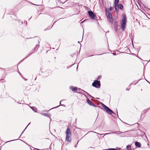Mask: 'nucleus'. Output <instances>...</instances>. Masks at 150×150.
<instances>
[{"label": "nucleus", "mask_w": 150, "mask_h": 150, "mask_svg": "<svg viewBox=\"0 0 150 150\" xmlns=\"http://www.w3.org/2000/svg\"><path fill=\"white\" fill-rule=\"evenodd\" d=\"M126 21L127 18L126 16L124 15L122 18L121 23V27L123 31H124L125 30L126 28Z\"/></svg>", "instance_id": "obj_1"}, {"label": "nucleus", "mask_w": 150, "mask_h": 150, "mask_svg": "<svg viewBox=\"0 0 150 150\" xmlns=\"http://www.w3.org/2000/svg\"><path fill=\"white\" fill-rule=\"evenodd\" d=\"M106 15L108 20L109 21L110 23H112L113 21V18H112V16L111 13L107 10H105Z\"/></svg>", "instance_id": "obj_2"}, {"label": "nucleus", "mask_w": 150, "mask_h": 150, "mask_svg": "<svg viewBox=\"0 0 150 150\" xmlns=\"http://www.w3.org/2000/svg\"><path fill=\"white\" fill-rule=\"evenodd\" d=\"M103 107L104 108L106 112L108 114L111 115L112 114H115L114 112L108 107L105 105L103 103H102Z\"/></svg>", "instance_id": "obj_3"}, {"label": "nucleus", "mask_w": 150, "mask_h": 150, "mask_svg": "<svg viewBox=\"0 0 150 150\" xmlns=\"http://www.w3.org/2000/svg\"><path fill=\"white\" fill-rule=\"evenodd\" d=\"M66 138L65 141H70L71 140L70 137L71 136V133L70 129H67L66 132Z\"/></svg>", "instance_id": "obj_4"}, {"label": "nucleus", "mask_w": 150, "mask_h": 150, "mask_svg": "<svg viewBox=\"0 0 150 150\" xmlns=\"http://www.w3.org/2000/svg\"><path fill=\"white\" fill-rule=\"evenodd\" d=\"M92 85L96 88H99L100 86V82L99 81L96 80L93 83Z\"/></svg>", "instance_id": "obj_5"}, {"label": "nucleus", "mask_w": 150, "mask_h": 150, "mask_svg": "<svg viewBox=\"0 0 150 150\" xmlns=\"http://www.w3.org/2000/svg\"><path fill=\"white\" fill-rule=\"evenodd\" d=\"M88 13L89 14V16L90 17L91 19H95L96 15L94 14V13L92 11H88Z\"/></svg>", "instance_id": "obj_6"}, {"label": "nucleus", "mask_w": 150, "mask_h": 150, "mask_svg": "<svg viewBox=\"0 0 150 150\" xmlns=\"http://www.w3.org/2000/svg\"><path fill=\"white\" fill-rule=\"evenodd\" d=\"M117 10H115L116 11H117L119 10V8H120V9H122L123 8V6L121 4H117Z\"/></svg>", "instance_id": "obj_7"}, {"label": "nucleus", "mask_w": 150, "mask_h": 150, "mask_svg": "<svg viewBox=\"0 0 150 150\" xmlns=\"http://www.w3.org/2000/svg\"><path fill=\"white\" fill-rule=\"evenodd\" d=\"M87 102L88 104H89V105L91 106L94 107H96V106L94 104H93L92 102H91V100L88 99H87Z\"/></svg>", "instance_id": "obj_8"}, {"label": "nucleus", "mask_w": 150, "mask_h": 150, "mask_svg": "<svg viewBox=\"0 0 150 150\" xmlns=\"http://www.w3.org/2000/svg\"><path fill=\"white\" fill-rule=\"evenodd\" d=\"M119 2V0H115V2H114V6L115 10H117V5Z\"/></svg>", "instance_id": "obj_9"}, {"label": "nucleus", "mask_w": 150, "mask_h": 150, "mask_svg": "<svg viewBox=\"0 0 150 150\" xmlns=\"http://www.w3.org/2000/svg\"><path fill=\"white\" fill-rule=\"evenodd\" d=\"M135 146L139 148L141 147V144L139 142H138L137 141H136L135 143Z\"/></svg>", "instance_id": "obj_10"}, {"label": "nucleus", "mask_w": 150, "mask_h": 150, "mask_svg": "<svg viewBox=\"0 0 150 150\" xmlns=\"http://www.w3.org/2000/svg\"><path fill=\"white\" fill-rule=\"evenodd\" d=\"M70 88L73 92H75L77 90V88L76 87H74L73 86H70Z\"/></svg>", "instance_id": "obj_11"}, {"label": "nucleus", "mask_w": 150, "mask_h": 150, "mask_svg": "<svg viewBox=\"0 0 150 150\" xmlns=\"http://www.w3.org/2000/svg\"><path fill=\"white\" fill-rule=\"evenodd\" d=\"M120 148L118 147H117L116 148H109L108 149H104V150H120Z\"/></svg>", "instance_id": "obj_12"}, {"label": "nucleus", "mask_w": 150, "mask_h": 150, "mask_svg": "<svg viewBox=\"0 0 150 150\" xmlns=\"http://www.w3.org/2000/svg\"><path fill=\"white\" fill-rule=\"evenodd\" d=\"M42 115L45 116L47 117H50V115L48 113H43L42 114Z\"/></svg>", "instance_id": "obj_13"}, {"label": "nucleus", "mask_w": 150, "mask_h": 150, "mask_svg": "<svg viewBox=\"0 0 150 150\" xmlns=\"http://www.w3.org/2000/svg\"><path fill=\"white\" fill-rule=\"evenodd\" d=\"M131 145H127L126 146V149L127 150H132L131 148Z\"/></svg>", "instance_id": "obj_14"}, {"label": "nucleus", "mask_w": 150, "mask_h": 150, "mask_svg": "<svg viewBox=\"0 0 150 150\" xmlns=\"http://www.w3.org/2000/svg\"><path fill=\"white\" fill-rule=\"evenodd\" d=\"M115 23L116 24L115 25V28L116 29V31H117V30L118 29V25L116 23V22H115Z\"/></svg>", "instance_id": "obj_15"}, {"label": "nucleus", "mask_w": 150, "mask_h": 150, "mask_svg": "<svg viewBox=\"0 0 150 150\" xmlns=\"http://www.w3.org/2000/svg\"><path fill=\"white\" fill-rule=\"evenodd\" d=\"M39 47V45H36L34 50H37L38 49V48Z\"/></svg>", "instance_id": "obj_16"}, {"label": "nucleus", "mask_w": 150, "mask_h": 150, "mask_svg": "<svg viewBox=\"0 0 150 150\" xmlns=\"http://www.w3.org/2000/svg\"><path fill=\"white\" fill-rule=\"evenodd\" d=\"M82 91L84 92H85V93H86V94H87V95H89L90 96H91V97L92 98H93V97L92 96H91V95H90L87 92L83 90H82Z\"/></svg>", "instance_id": "obj_17"}, {"label": "nucleus", "mask_w": 150, "mask_h": 150, "mask_svg": "<svg viewBox=\"0 0 150 150\" xmlns=\"http://www.w3.org/2000/svg\"><path fill=\"white\" fill-rule=\"evenodd\" d=\"M31 108L32 109V110H33L35 112H36L35 110H36V109L35 108L32 107H31Z\"/></svg>", "instance_id": "obj_18"}, {"label": "nucleus", "mask_w": 150, "mask_h": 150, "mask_svg": "<svg viewBox=\"0 0 150 150\" xmlns=\"http://www.w3.org/2000/svg\"><path fill=\"white\" fill-rule=\"evenodd\" d=\"M56 1L57 2V3L59 4L61 3L60 1V0H56Z\"/></svg>", "instance_id": "obj_19"}, {"label": "nucleus", "mask_w": 150, "mask_h": 150, "mask_svg": "<svg viewBox=\"0 0 150 150\" xmlns=\"http://www.w3.org/2000/svg\"><path fill=\"white\" fill-rule=\"evenodd\" d=\"M63 100H61L60 101V105H61V106H64V107H65V105H64V104H61V102Z\"/></svg>", "instance_id": "obj_20"}, {"label": "nucleus", "mask_w": 150, "mask_h": 150, "mask_svg": "<svg viewBox=\"0 0 150 150\" xmlns=\"http://www.w3.org/2000/svg\"><path fill=\"white\" fill-rule=\"evenodd\" d=\"M9 141H7L5 143L3 144V143H2V142L1 143V144H2V146L4 145L5 144H6L7 142H9Z\"/></svg>", "instance_id": "obj_21"}, {"label": "nucleus", "mask_w": 150, "mask_h": 150, "mask_svg": "<svg viewBox=\"0 0 150 150\" xmlns=\"http://www.w3.org/2000/svg\"><path fill=\"white\" fill-rule=\"evenodd\" d=\"M112 8L111 7H110L109 8V10L110 11H111L112 10Z\"/></svg>", "instance_id": "obj_22"}, {"label": "nucleus", "mask_w": 150, "mask_h": 150, "mask_svg": "<svg viewBox=\"0 0 150 150\" xmlns=\"http://www.w3.org/2000/svg\"><path fill=\"white\" fill-rule=\"evenodd\" d=\"M48 72L49 73V74H51V72L50 70H48Z\"/></svg>", "instance_id": "obj_23"}, {"label": "nucleus", "mask_w": 150, "mask_h": 150, "mask_svg": "<svg viewBox=\"0 0 150 150\" xmlns=\"http://www.w3.org/2000/svg\"><path fill=\"white\" fill-rule=\"evenodd\" d=\"M79 142V141H78V142H77V143L76 144V145L75 146V148H76V147H77V144L78 143V142Z\"/></svg>", "instance_id": "obj_24"}, {"label": "nucleus", "mask_w": 150, "mask_h": 150, "mask_svg": "<svg viewBox=\"0 0 150 150\" xmlns=\"http://www.w3.org/2000/svg\"><path fill=\"white\" fill-rule=\"evenodd\" d=\"M30 124V122L28 124V125H27V126L25 128V129L24 130H25V129Z\"/></svg>", "instance_id": "obj_25"}, {"label": "nucleus", "mask_w": 150, "mask_h": 150, "mask_svg": "<svg viewBox=\"0 0 150 150\" xmlns=\"http://www.w3.org/2000/svg\"><path fill=\"white\" fill-rule=\"evenodd\" d=\"M124 134V132H121V133H117V134Z\"/></svg>", "instance_id": "obj_26"}, {"label": "nucleus", "mask_w": 150, "mask_h": 150, "mask_svg": "<svg viewBox=\"0 0 150 150\" xmlns=\"http://www.w3.org/2000/svg\"><path fill=\"white\" fill-rule=\"evenodd\" d=\"M59 106V105L58 106H57V107H55L54 108H57V107H58ZM53 108H51V109H53Z\"/></svg>", "instance_id": "obj_27"}, {"label": "nucleus", "mask_w": 150, "mask_h": 150, "mask_svg": "<svg viewBox=\"0 0 150 150\" xmlns=\"http://www.w3.org/2000/svg\"><path fill=\"white\" fill-rule=\"evenodd\" d=\"M76 5H78V6H79V5L78 3H76Z\"/></svg>", "instance_id": "obj_28"}, {"label": "nucleus", "mask_w": 150, "mask_h": 150, "mask_svg": "<svg viewBox=\"0 0 150 150\" xmlns=\"http://www.w3.org/2000/svg\"><path fill=\"white\" fill-rule=\"evenodd\" d=\"M18 139H13V140H11V141H16Z\"/></svg>", "instance_id": "obj_29"}, {"label": "nucleus", "mask_w": 150, "mask_h": 150, "mask_svg": "<svg viewBox=\"0 0 150 150\" xmlns=\"http://www.w3.org/2000/svg\"><path fill=\"white\" fill-rule=\"evenodd\" d=\"M85 21V20L81 22V23H83Z\"/></svg>", "instance_id": "obj_30"}, {"label": "nucleus", "mask_w": 150, "mask_h": 150, "mask_svg": "<svg viewBox=\"0 0 150 150\" xmlns=\"http://www.w3.org/2000/svg\"><path fill=\"white\" fill-rule=\"evenodd\" d=\"M94 55H91V56H90L89 57H92V56H93Z\"/></svg>", "instance_id": "obj_31"}, {"label": "nucleus", "mask_w": 150, "mask_h": 150, "mask_svg": "<svg viewBox=\"0 0 150 150\" xmlns=\"http://www.w3.org/2000/svg\"><path fill=\"white\" fill-rule=\"evenodd\" d=\"M134 83V81H133V82L132 83H131L130 85H131V84H133V83Z\"/></svg>", "instance_id": "obj_32"}, {"label": "nucleus", "mask_w": 150, "mask_h": 150, "mask_svg": "<svg viewBox=\"0 0 150 150\" xmlns=\"http://www.w3.org/2000/svg\"><path fill=\"white\" fill-rule=\"evenodd\" d=\"M36 149L38 150H41L40 149Z\"/></svg>", "instance_id": "obj_33"}, {"label": "nucleus", "mask_w": 150, "mask_h": 150, "mask_svg": "<svg viewBox=\"0 0 150 150\" xmlns=\"http://www.w3.org/2000/svg\"><path fill=\"white\" fill-rule=\"evenodd\" d=\"M113 54L114 55H115L116 54V53H113Z\"/></svg>", "instance_id": "obj_34"}, {"label": "nucleus", "mask_w": 150, "mask_h": 150, "mask_svg": "<svg viewBox=\"0 0 150 150\" xmlns=\"http://www.w3.org/2000/svg\"><path fill=\"white\" fill-rule=\"evenodd\" d=\"M24 79L25 81H26V80H27V79Z\"/></svg>", "instance_id": "obj_35"}, {"label": "nucleus", "mask_w": 150, "mask_h": 150, "mask_svg": "<svg viewBox=\"0 0 150 150\" xmlns=\"http://www.w3.org/2000/svg\"><path fill=\"white\" fill-rule=\"evenodd\" d=\"M139 81V80H138V81L135 84L137 83H138V82Z\"/></svg>", "instance_id": "obj_36"}, {"label": "nucleus", "mask_w": 150, "mask_h": 150, "mask_svg": "<svg viewBox=\"0 0 150 150\" xmlns=\"http://www.w3.org/2000/svg\"><path fill=\"white\" fill-rule=\"evenodd\" d=\"M117 115H118V114H117ZM117 116H118V115H117Z\"/></svg>", "instance_id": "obj_37"}, {"label": "nucleus", "mask_w": 150, "mask_h": 150, "mask_svg": "<svg viewBox=\"0 0 150 150\" xmlns=\"http://www.w3.org/2000/svg\"><path fill=\"white\" fill-rule=\"evenodd\" d=\"M125 135H125L123 134V135H122V137L124 136Z\"/></svg>", "instance_id": "obj_38"}, {"label": "nucleus", "mask_w": 150, "mask_h": 150, "mask_svg": "<svg viewBox=\"0 0 150 150\" xmlns=\"http://www.w3.org/2000/svg\"><path fill=\"white\" fill-rule=\"evenodd\" d=\"M43 150H47L46 149H44Z\"/></svg>", "instance_id": "obj_39"}, {"label": "nucleus", "mask_w": 150, "mask_h": 150, "mask_svg": "<svg viewBox=\"0 0 150 150\" xmlns=\"http://www.w3.org/2000/svg\"><path fill=\"white\" fill-rule=\"evenodd\" d=\"M147 81V82H148L149 83V81H147Z\"/></svg>", "instance_id": "obj_40"}, {"label": "nucleus", "mask_w": 150, "mask_h": 150, "mask_svg": "<svg viewBox=\"0 0 150 150\" xmlns=\"http://www.w3.org/2000/svg\"><path fill=\"white\" fill-rule=\"evenodd\" d=\"M145 137H146V138L147 139V137L146 136H145Z\"/></svg>", "instance_id": "obj_41"}, {"label": "nucleus", "mask_w": 150, "mask_h": 150, "mask_svg": "<svg viewBox=\"0 0 150 150\" xmlns=\"http://www.w3.org/2000/svg\"><path fill=\"white\" fill-rule=\"evenodd\" d=\"M19 140H20V141H22V140H21V139H19Z\"/></svg>", "instance_id": "obj_42"}, {"label": "nucleus", "mask_w": 150, "mask_h": 150, "mask_svg": "<svg viewBox=\"0 0 150 150\" xmlns=\"http://www.w3.org/2000/svg\"><path fill=\"white\" fill-rule=\"evenodd\" d=\"M25 144H27L26 143H25Z\"/></svg>", "instance_id": "obj_43"}, {"label": "nucleus", "mask_w": 150, "mask_h": 150, "mask_svg": "<svg viewBox=\"0 0 150 150\" xmlns=\"http://www.w3.org/2000/svg\"><path fill=\"white\" fill-rule=\"evenodd\" d=\"M25 144H27L26 143H25Z\"/></svg>", "instance_id": "obj_44"}, {"label": "nucleus", "mask_w": 150, "mask_h": 150, "mask_svg": "<svg viewBox=\"0 0 150 150\" xmlns=\"http://www.w3.org/2000/svg\"><path fill=\"white\" fill-rule=\"evenodd\" d=\"M25 144H27L26 143H25Z\"/></svg>", "instance_id": "obj_45"}, {"label": "nucleus", "mask_w": 150, "mask_h": 150, "mask_svg": "<svg viewBox=\"0 0 150 150\" xmlns=\"http://www.w3.org/2000/svg\"><path fill=\"white\" fill-rule=\"evenodd\" d=\"M24 143H25V142L24 141H23Z\"/></svg>", "instance_id": "obj_46"}, {"label": "nucleus", "mask_w": 150, "mask_h": 150, "mask_svg": "<svg viewBox=\"0 0 150 150\" xmlns=\"http://www.w3.org/2000/svg\"><path fill=\"white\" fill-rule=\"evenodd\" d=\"M68 142H71V141H68Z\"/></svg>", "instance_id": "obj_47"}, {"label": "nucleus", "mask_w": 150, "mask_h": 150, "mask_svg": "<svg viewBox=\"0 0 150 150\" xmlns=\"http://www.w3.org/2000/svg\"><path fill=\"white\" fill-rule=\"evenodd\" d=\"M0 150H1V149H0Z\"/></svg>", "instance_id": "obj_48"}]
</instances>
